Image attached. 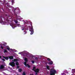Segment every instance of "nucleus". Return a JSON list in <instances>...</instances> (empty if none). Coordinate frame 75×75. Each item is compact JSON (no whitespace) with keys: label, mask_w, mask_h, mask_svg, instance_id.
I'll return each mask as SVG.
<instances>
[{"label":"nucleus","mask_w":75,"mask_h":75,"mask_svg":"<svg viewBox=\"0 0 75 75\" xmlns=\"http://www.w3.org/2000/svg\"><path fill=\"white\" fill-rule=\"evenodd\" d=\"M24 61H25V62L24 63V64L26 66V67H28V68H30V66L28 65V64H27V62L28 61V60H27V58H25L24 59Z\"/></svg>","instance_id":"f257e3e1"},{"label":"nucleus","mask_w":75,"mask_h":75,"mask_svg":"<svg viewBox=\"0 0 75 75\" xmlns=\"http://www.w3.org/2000/svg\"><path fill=\"white\" fill-rule=\"evenodd\" d=\"M56 73H57L56 70L51 69L50 71V75H55V74Z\"/></svg>","instance_id":"f03ea898"},{"label":"nucleus","mask_w":75,"mask_h":75,"mask_svg":"<svg viewBox=\"0 0 75 75\" xmlns=\"http://www.w3.org/2000/svg\"><path fill=\"white\" fill-rule=\"evenodd\" d=\"M35 67H34L32 70L33 71H35V72L36 75H37V73L38 72H39V69H36V70H35Z\"/></svg>","instance_id":"7ed1b4c3"},{"label":"nucleus","mask_w":75,"mask_h":75,"mask_svg":"<svg viewBox=\"0 0 75 75\" xmlns=\"http://www.w3.org/2000/svg\"><path fill=\"white\" fill-rule=\"evenodd\" d=\"M10 25L13 28H14L15 27H16V26H15V24L13 23H11L10 24Z\"/></svg>","instance_id":"20e7f679"},{"label":"nucleus","mask_w":75,"mask_h":75,"mask_svg":"<svg viewBox=\"0 0 75 75\" xmlns=\"http://www.w3.org/2000/svg\"><path fill=\"white\" fill-rule=\"evenodd\" d=\"M9 64L12 67H14L15 66V63L14 62H12L9 63Z\"/></svg>","instance_id":"39448f33"},{"label":"nucleus","mask_w":75,"mask_h":75,"mask_svg":"<svg viewBox=\"0 0 75 75\" xmlns=\"http://www.w3.org/2000/svg\"><path fill=\"white\" fill-rule=\"evenodd\" d=\"M30 31H31V32L30 33L31 35H32L33 34L34 32L33 31V28H30V29L29 30Z\"/></svg>","instance_id":"423d86ee"},{"label":"nucleus","mask_w":75,"mask_h":75,"mask_svg":"<svg viewBox=\"0 0 75 75\" xmlns=\"http://www.w3.org/2000/svg\"><path fill=\"white\" fill-rule=\"evenodd\" d=\"M9 58L10 59H13V56H9Z\"/></svg>","instance_id":"0eeeda50"},{"label":"nucleus","mask_w":75,"mask_h":75,"mask_svg":"<svg viewBox=\"0 0 75 75\" xmlns=\"http://www.w3.org/2000/svg\"><path fill=\"white\" fill-rule=\"evenodd\" d=\"M4 67L3 65H1L0 67V69H3L4 68Z\"/></svg>","instance_id":"6e6552de"},{"label":"nucleus","mask_w":75,"mask_h":75,"mask_svg":"<svg viewBox=\"0 0 75 75\" xmlns=\"http://www.w3.org/2000/svg\"><path fill=\"white\" fill-rule=\"evenodd\" d=\"M52 64H53V62H52V61L48 63L49 65H52Z\"/></svg>","instance_id":"1a4fd4ad"},{"label":"nucleus","mask_w":75,"mask_h":75,"mask_svg":"<svg viewBox=\"0 0 75 75\" xmlns=\"http://www.w3.org/2000/svg\"><path fill=\"white\" fill-rule=\"evenodd\" d=\"M3 44L4 46H5L6 45H7V43L5 42H3Z\"/></svg>","instance_id":"9d476101"},{"label":"nucleus","mask_w":75,"mask_h":75,"mask_svg":"<svg viewBox=\"0 0 75 75\" xmlns=\"http://www.w3.org/2000/svg\"><path fill=\"white\" fill-rule=\"evenodd\" d=\"M4 58H5L6 59V60H7V59H8V57H3Z\"/></svg>","instance_id":"9b49d317"},{"label":"nucleus","mask_w":75,"mask_h":75,"mask_svg":"<svg viewBox=\"0 0 75 75\" xmlns=\"http://www.w3.org/2000/svg\"><path fill=\"white\" fill-rule=\"evenodd\" d=\"M7 52V50H4V52L5 54V53H6V52Z\"/></svg>","instance_id":"f8f14e48"},{"label":"nucleus","mask_w":75,"mask_h":75,"mask_svg":"<svg viewBox=\"0 0 75 75\" xmlns=\"http://www.w3.org/2000/svg\"><path fill=\"white\" fill-rule=\"evenodd\" d=\"M75 69L72 70V73H75Z\"/></svg>","instance_id":"ddd939ff"},{"label":"nucleus","mask_w":75,"mask_h":75,"mask_svg":"<svg viewBox=\"0 0 75 75\" xmlns=\"http://www.w3.org/2000/svg\"><path fill=\"white\" fill-rule=\"evenodd\" d=\"M13 61H14V62H16V61H17V59H14L13 60Z\"/></svg>","instance_id":"4468645a"},{"label":"nucleus","mask_w":75,"mask_h":75,"mask_svg":"<svg viewBox=\"0 0 75 75\" xmlns=\"http://www.w3.org/2000/svg\"><path fill=\"white\" fill-rule=\"evenodd\" d=\"M47 69H50V67L48 66H47Z\"/></svg>","instance_id":"2eb2a0df"},{"label":"nucleus","mask_w":75,"mask_h":75,"mask_svg":"<svg viewBox=\"0 0 75 75\" xmlns=\"http://www.w3.org/2000/svg\"><path fill=\"white\" fill-rule=\"evenodd\" d=\"M6 4L7 6H8V7H9L10 6V4H9V3H8Z\"/></svg>","instance_id":"dca6fc26"},{"label":"nucleus","mask_w":75,"mask_h":75,"mask_svg":"<svg viewBox=\"0 0 75 75\" xmlns=\"http://www.w3.org/2000/svg\"><path fill=\"white\" fill-rule=\"evenodd\" d=\"M0 23H3V24H4V23L2 21H0Z\"/></svg>","instance_id":"f3484780"},{"label":"nucleus","mask_w":75,"mask_h":75,"mask_svg":"<svg viewBox=\"0 0 75 75\" xmlns=\"http://www.w3.org/2000/svg\"><path fill=\"white\" fill-rule=\"evenodd\" d=\"M22 71V69H19V70H18L19 72H21Z\"/></svg>","instance_id":"a211bd4d"},{"label":"nucleus","mask_w":75,"mask_h":75,"mask_svg":"<svg viewBox=\"0 0 75 75\" xmlns=\"http://www.w3.org/2000/svg\"><path fill=\"white\" fill-rule=\"evenodd\" d=\"M7 50H8V51H9V50H10V48L8 47L6 48Z\"/></svg>","instance_id":"6ab92c4d"},{"label":"nucleus","mask_w":75,"mask_h":75,"mask_svg":"<svg viewBox=\"0 0 75 75\" xmlns=\"http://www.w3.org/2000/svg\"><path fill=\"white\" fill-rule=\"evenodd\" d=\"M16 65H18V62H16Z\"/></svg>","instance_id":"aec40b11"},{"label":"nucleus","mask_w":75,"mask_h":75,"mask_svg":"<svg viewBox=\"0 0 75 75\" xmlns=\"http://www.w3.org/2000/svg\"><path fill=\"white\" fill-rule=\"evenodd\" d=\"M17 26H18V27H20V24H18L17 25Z\"/></svg>","instance_id":"412c9836"},{"label":"nucleus","mask_w":75,"mask_h":75,"mask_svg":"<svg viewBox=\"0 0 75 75\" xmlns=\"http://www.w3.org/2000/svg\"><path fill=\"white\" fill-rule=\"evenodd\" d=\"M47 60H48V61H50V60H51V59H50L48 58Z\"/></svg>","instance_id":"4be33fe9"},{"label":"nucleus","mask_w":75,"mask_h":75,"mask_svg":"<svg viewBox=\"0 0 75 75\" xmlns=\"http://www.w3.org/2000/svg\"><path fill=\"white\" fill-rule=\"evenodd\" d=\"M15 22L16 23H17L18 21H15Z\"/></svg>","instance_id":"5701e85b"},{"label":"nucleus","mask_w":75,"mask_h":75,"mask_svg":"<svg viewBox=\"0 0 75 75\" xmlns=\"http://www.w3.org/2000/svg\"><path fill=\"white\" fill-rule=\"evenodd\" d=\"M23 75H25V74L24 72H23Z\"/></svg>","instance_id":"b1692460"},{"label":"nucleus","mask_w":75,"mask_h":75,"mask_svg":"<svg viewBox=\"0 0 75 75\" xmlns=\"http://www.w3.org/2000/svg\"><path fill=\"white\" fill-rule=\"evenodd\" d=\"M1 48H2V49H3V47L2 46H1Z\"/></svg>","instance_id":"393cba45"},{"label":"nucleus","mask_w":75,"mask_h":75,"mask_svg":"<svg viewBox=\"0 0 75 75\" xmlns=\"http://www.w3.org/2000/svg\"><path fill=\"white\" fill-rule=\"evenodd\" d=\"M23 28L22 29V30H24V27L23 26Z\"/></svg>","instance_id":"a878e982"},{"label":"nucleus","mask_w":75,"mask_h":75,"mask_svg":"<svg viewBox=\"0 0 75 75\" xmlns=\"http://www.w3.org/2000/svg\"><path fill=\"white\" fill-rule=\"evenodd\" d=\"M32 62L33 64H34V61H32Z\"/></svg>","instance_id":"bb28decb"},{"label":"nucleus","mask_w":75,"mask_h":75,"mask_svg":"<svg viewBox=\"0 0 75 75\" xmlns=\"http://www.w3.org/2000/svg\"><path fill=\"white\" fill-rule=\"evenodd\" d=\"M2 61H5V60L4 59H2Z\"/></svg>","instance_id":"cd10ccee"},{"label":"nucleus","mask_w":75,"mask_h":75,"mask_svg":"<svg viewBox=\"0 0 75 75\" xmlns=\"http://www.w3.org/2000/svg\"><path fill=\"white\" fill-rule=\"evenodd\" d=\"M23 53V52H21L19 53V54H21V53Z\"/></svg>","instance_id":"c85d7f7f"},{"label":"nucleus","mask_w":75,"mask_h":75,"mask_svg":"<svg viewBox=\"0 0 75 75\" xmlns=\"http://www.w3.org/2000/svg\"><path fill=\"white\" fill-rule=\"evenodd\" d=\"M4 2H6V0H3Z\"/></svg>","instance_id":"c756f323"},{"label":"nucleus","mask_w":75,"mask_h":75,"mask_svg":"<svg viewBox=\"0 0 75 75\" xmlns=\"http://www.w3.org/2000/svg\"><path fill=\"white\" fill-rule=\"evenodd\" d=\"M12 1H14L13 0L12 1Z\"/></svg>","instance_id":"7c9ffc66"},{"label":"nucleus","mask_w":75,"mask_h":75,"mask_svg":"<svg viewBox=\"0 0 75 75\" xmlns=\"http://www.w3.org/2000/svg\"><path fill=\"white\" fill-rule=\"evenodd\" d=\"M1 58V56H0V58Z\"/></svg>","instance_id":"2f4dec72"},{"label":"nucleus","mask_w":75,"mask_h":75,"mask_svg":"<svg viewBox=\"0 0 75 75\" xmlns=\"http://www.w3.org/2000/svg\"><path fill=\"white\" fill-rule=\"evenodd\" d=\"M1 0H0V2H1Z\"/></svg>","instance_id":"473e14b6"},{"label":"nucleus","mask_w":75,"mask_h":75,"mask_svg":"<svg viewBox=\"0 0 75 75\" xmlns=\"http://www.w3.org/2000/svg\"><path fill=\"white\" fill-rule=\"evenodd\" d=\"M21 19H23V18H21Z\"/></svg>","instance_id":"72a5a7b5"},{"label":"nucleus","mask_w":75,"mask_h":75,"mask_svg":"<svg viewBox=\"0 0 75 75\" xmlns=\"http://www.w3.org/2000/svg\"><path fill=\"white\" fill-rule=\"evenodd\" d=\"M26 33H25V34H26Z\"/></svg>","instance_id":"f704fd0d"},{"label":"nucleus","mask_w":75,"mask_h":75,"mask_svg":"<svg viewBox=\"0 0 75 75\" xmlns=\"http://www.w3.org/2000/svg\"><path fill=\"white\" fill-rule=\"evenodd\" d=\"M11 50H12V49H11Z\"/></svg>","instance_id":"c9c22d12"}]
</instances>
